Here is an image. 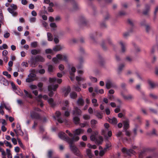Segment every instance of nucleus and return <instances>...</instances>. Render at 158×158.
<instances>
[{"instance_id": "1", "label": "nucleus", "mask_w": 158, "mask_h": 158, "mask_svg": "<svg viewBox=\"0 0 158 158\" xmlns=\"http://www.w3.org/2000/svg\"><path fill=\"white\" fill-rule=\"evenodd\" d=\"M68 143L71 150L75 155L78 156H81V155L79 150L75 145L72 143V141L71 140Z\"/></svg>"}, {"instance_id": "2", "label": "nucleus", "mask_w": 158, "mask_h": 158, "mask_svg": "<svg viewBox=\"0 0 158 158\" xmlns=\"http://www.w3.org/2000/svg\"><path fill=\"white\" fill-rule=\"evenodd\" d=\"M58 60L67 62V57L66 55L58 54L56 56V57H54L52 59V61L55 63H57L58 62Z\"/></svg>"}, {"instance_id": "3", "label": "nucleus", "mask_w": 158, "mask_h": 158, "mask_svg": "<svg viewBox=\"0 0 158 158\" xmlns=\"http://www.w3.org/2000/svg\"><path fill=\"white\" fill-rule=\"evenodd\" d=\"M58 85L57 84L55 85H49L48 86V91H49L48 95L50 97H52L54 94V93L52 91L53 90L54 91H55L56 89L58 87Z\"/></svg>"}, {"instance_id": "4", "label": "nucleus", "mask_w": 158, "mask_h": 158, "mask_svg": "<svg viewBox=\"0 0 158 158\" xmlns=\"http://www.w3.org/2000/svg\"><path fill=\"white\" fill-rule=\"evenodd\" d=\"M58 137L61 139L65 140L68 143L70 141L71 139L66 134L63 132H60L58 134Z\"/></svg>"}, {"instance_id": "5", "label": "nucleus", "mask_w": 158, "mask_h": 158, "mask_svg": "<svg viewBox=\"0 0 158 158\" xmlns=\"http://www.w3.org/2000/svg\"><path fill=\"white\" fill-rule=\"evenodd\" d=\"M37 61L35 57L32 56L31 57L28 63L32 67H35L37 65Z\"/></svg>"}, {"instance_id": "6", "label": "nucleus", "mask_w": 158, "mask_h": 158, "mask_svg": "<svg viewBox=\"0 0 158 158\" xmlns=\"http://www.w3.org/2000/svg\"><path fill=\"white\" fill-rule=\"evenodd\" d=\"M151 5L150 4H146L145 5V9L143 11V14L144 15H148L150 11Z\"/></svg>"}, {"instance_id": "7", "label": "nucleus", "mask_w": 158, "mask_h": 158, "mask_svg": "<svg viewBox=\"0 0 158 158\" xmlns=\"http://www.w3.org/2000/svg\"><path fill=\"white\" fill-rule=\"evenodd\" d=\"M30 115L32 119H39L40 118V114L35 112L34 111H31L30 112Z\"/></svg>"}, {"instance_id": "8", "label": "nucleus", "mask_w": 158, "mask_h": 158, "mask_svg": "<svg viewBox=\"0 0 158 158\" xmlns=\"http://www.w3.org/2000/svg\"><path fill=\"white\" fill-rule=\"evenodd\" d=\"M49 81L50 83L54 84L56 81L59 84H60L62 81L61 79L57 78L56 77L49 78Z\"/></svg>"}, {"instance_id": "9", "label": "nucleus", "mask_w": 158, "mask_h": 158, "mask_svg": "<svg viewBox=\"0 0 158 158\" xmlns=\"http://www.w3.org/2000/svg\"><path fill=\"white\" fill-rule=\"evenodd\" d=\"M122 152H126L128 155H130L131 154H133L135 152L132 149L127 150L125 148H123L122 150Z\"/></svg>"}, {"instance_id": "10", "label": "nucleus", "mask_w": 158, "mask_h": 158, "mask_svg": "<svg viewBox=\"0 0 158 158\" xmlns=\"http://www.w3.org/2000/svg\"><path fill=\"white\" fill-rule=\"evenodd\" d=\"M106 87L107 89H109L112 87H116V86L111 81H108L106 83Z\"/></svg>"}, {"instance_id": "11", "label": "nucleus", "mask_w": 158, "mask_h": 158, "mask_svg": "<svg viewBox=\"0 0 158 158\" xmlns=\"http://www.w3.org/2000/svg\"><path fill=\"white\" fill-rule=\"evenodd\" d=\"M55 114L58 122L60 123H62L63 122V121L60 117L61 115V112L59 111H57L56 112Z\"/></svg>"}, {"instance_id": "12", "label": "nucleus", "mask_w": 158, "mask_h": 158, "mask_svg": "<svg viewBox=\"0 0 158 158\" xmlns=\"http://www.w3.org/2000/svg\"><path fill=\"white\" fill-rule=\"evenodd\" d=\"M147 82L148 85L150 86V88L152 89H153L156 86V85H157V82L154 83L153 81L150 79H148L147 80Z\"/></svg>"}, {"instance_id": "13", "label": "nucleus", "mask_w": 158, "mask_h": 158, "mask_svg": "<svg viewBox=\"0 0 158 158\" xmlns=\"http://www.w3.org/2000/svg\"><path fill=\"white\" fill-rule=\"evenodd\" d=\"M81 113V111L80 109L77 107H74V110L73 111V114L74 115H80Z\"/></svg>"}, {"instance_id": "14", "label": "nucleus", "mask_w": 158, "mask_h": 158, "mask_svg": "<svg viewBox=\"0 0 158 158\" xmlns=\"http://www.w3.org/2000/svg\"><path fill=\"white\" fill-rule=\"evenodd\" d=\"M121 95L123 98L126 100H131L133 99L134 98V97L133 96L130 94H128L127 95H125L124 94H123V93L121 94Z\"/></svg>"}, {"instance_id": "15", "label": "nucleus", "mask_w": 158, "mask_h": 158, "mask_svg": "<svg viewBox=\"0 0 158 158\" xmlns=\"http://www.w3.org/2000/svg\"><path fill=\"white\" fill-rule=\"evenodd\" d=\"M84 132V130L83 129L79 128L76 129L73 131L74 135H78L80 134H82Z\"/></svg>"}, {"instance_id": "16", "label": "nucleus", "mask_w": 158, "mask_h": 158, "mask_svg": "<svg viewBox=\"0 0 158 158\" xmlns=\"http://www.w3.org/2000/svg\"><path fill=\"white\" fill-rule=\"evenodd\" d=\"M119 44L121 46V51L123 52H124L126 51V44L125 43L123 42L122 41L119 42Z\"/></svg>"}, {"instance_id": "17", "label": "nucleus", "mask_w": 158, "mask_h": 158, "mask_svg": "<svg viewBox=\"0 0 158 158\" xmlns=\"http://www.w3.org/2000/svg\"><path fill=\"white\" fill-rule=\"evenodd\" d=\"M0 82L6 86L8 85V82L7 80L2 76L0 77Z\"/></svg>"}, {"instance_id": "18", "label": "nucleus", "mask_w": 158, "mask_h": 158, "mask_svg": "<svg viewBox=\"0 0 158 158\" xmlns=\"http://www.w3.org/2000/svg\"><path fill=\"white\" fill-rule=\"evenodd\" d=\"M7 10L12 15L14 16H16L18 15V13L17 12H15V10L11 9L10 7H9L7 9Z\"/></svg>"}, {"instance_id": "19", "label": "nucleus", "mask_w": 158, "mask_h": 158, "mask_svg": "<svg viewBox=\"0 0 158 158\" xmlns=\"http://www.w3.org/2000/svg\"><path fill=\"white\" fill-rule=\"evenodd\" d=\"M125 65L123 64H121L119 65L118 68L117 70V72L118 74H120L123 69V68L124 67Z\"/></svg>"}, {"instance_id": "20", "label": "nucleus", "mask_w": 158, "mask_h": 158, "mask_svg": "<svg viewBox=\"0 0 158 158\" xmlns=\"http://www.w3.org/2000/svg\"><path fill=\"white\" fill-rule=\"evenodd\" d=\"M24 92L25 94V95L23 97V98L24 99H26L27 97L29 98H32V96L31 94L29 93L25 89L24 90Z\"/></svg>"}, {"instance_id": "21", "label": "nucleus", "mask_w": 158, "mask_h": 158, "mask_svg": "<svg viewBox=\"0 0 158 158\" xmlns=\"http://www.w3.org/2000/svg\"><path fill=\"white\" fill-rule=\"evenodd\" d=\"M103 141V138L101 136H99L98 138H96L95 140L96 143L98 145L101 144Z\"/></svg>"}, {"instance_id": "22", "label": "nucleus", "mask_w": 158, "mask_h": 158, "mask_svg": "<svg viewBox=\"0 0 158 158\" xmlns=\"http://www.w3.org/2000/svg\"><path fill=\"white\" fill-rule=\"evenodd\" d=\"M108 121L109 123L113 124H116L117 123V120L115 118H109Z\"/></svg>"}, {"instance_id": "23", "label": "nucleus", "mask_w": 158, "mask_h": 158, "mask_svg": "<svg viewBox=\"0 0 158 158\" xmlns=\"http://www.w3.org/2000/svg\"><path fill=\"white\" fill-rule=\"evenodd\" d=\"M98 134L97 132H94L92 134L90 137V139L91 141H95L96 138V136Z\"/></svg>"}, {"instance_id": "24", "label": "nucleus", "mask_w": 158, "mask_h": 158, "mask_svg": "<svg viewBox=\"0 0 158 158\" xmlns=\"http://www.w3.org/2000/svg\"><path fill=\"white\" fill-rule=\"evenodd\" d=\"M73 121L76 125L80 123V119L77 116H74L73 118Z\"/></svg>"}, {"instance_id": "25", "label": "nucleus", "mask_w": 158, "mask_h": 158, "mask_svg": "<svg viewBox=\"0 0 158 158\" xmlns=\"http://www.w3.org/2000/svg\"><path fill=\"white\" fill-rule=\"evenodd\" d=\"M70 91L71 88L70 86H68L66 88H65L64 90V96L66 97L70 92Z\"/></svg>"}, {"instance_id": "26", "label": "nucleus", "mask_w": 158, "mask_h": 158, "mask_svg": "<svg viewBox=\"0 0 158 158\" xmlns=\"http://www.w3.org/2000/svg\"><path fill=\"white\" fill-rule=\"evenodd\" d=\"M41 50L40 49H32L31 51V53L33 55H36L40 53Z\"/></svg>"}, {"instance_id": "27", "label": "nucleus", "mask_w": 158, "mask_h": 158, "mask_svg": "<svg viewBox=\"0 0 158 158\" xmlns=\"http://www.w3.org/2000/svg\"><path fill=\"white\" fill-rule=\"evenodd\" d=\"M16 128L17 130L19 131V135H23V133L21 130V126L19 123L17 124L16 125Z\"/></svg>"}, {"instance_id": "28", "label": "nucleus", "mask_w": 158, "mask_h": 158, "mask_svg": "<svg viewBox=\"0 0 158 158\" xmlns=\"http://www.w3.org/2000/svg\"><path fill=\"white\" fill-rule=\"evenodd\" d=\"M62 49V47L60 45H56L53 48V50L56 52Z\"/></svg>"}, {"instance_id": "29", "label": "nucleus", "mask_w": 158, "mask_h": 158, "mask_svg": "<svg viewBox=\"0 0 158 158\" xmlns=\"http://www.w3.org/2000/svg\"><path fill=\"white\" fill-rule=\"evenodd\" d=\"M124 130L127 129L129 127V122L127 120H126L123 122Z\"/></svg>"}, {"instance_id": "30", "label": "nucleus", "mask_w": 158, "mask_h": 158, "mask_svg": "<svg viewBox=\"0 0 158 158\" xmlns=\"http://www.w3.org/2000/svg\"><path fill=\"white\" fill-rule=\"evenodd\" d=\"M35 58L37 60V62L40 61L44 62V61L45 60L44 58L40 56H35Z\"/></svg>"}, {"instance_id": "31", "label": "nucleus", "mask_w": 158, "mask_h": 158, "mask_svg": "<svg viewBox=\"0 0 158 158\" xmlns=\"http://www.w3.org/2000/svg\"><path fill=\"white\" fill-rule=\"evenodd\" d=\"M145 29L146 32L148 33H149L152 30V28L151 26L148 24L145 25Z\"/></svg>"}, {"instance_id": "32", "label": "nucleus", "mask_w": 158, "mask_h": 158, "mask_svg": "<svg viewBox=\"0 0 158 158\" xmlns=\"http://www.w3.org/2000/svg\"><path fill=\"white\" fill-rule=\"evenodd\" d=\"M70 95V98L73 99L76 98L77 96V94L74 92H73L71 93Z\"/></svg>"}, {"instance_id": "33", "label": "nucleus", "mask_w": 158, "mask_h": 158, "mask_svg": "<svg viewBox=\"0 0 158 158\" xmlns=\"http://www.w3.org/2000/svg\"><path fill=\"white\" fill-rule=\"evenodd\" d=\"M111 146V143L107 141L106 142V147L104 148V150H107V149L110 147Z\"/></svg>"}, {"instance_id": "34", "label": "nucleus", "mask_w": 158, "mask_h": 158, "mask_svg": "<svg viewBox=\"0 0 158 158\" xmlns=\"http://www.w3.org/2000/svg\"><path fill=\"white\" fill-rule=\"evenodd\" d=\"M49 104L52 107H54L55 105V103H54L53 100L52 98H50L48 99V100Z\"/></svg>"}, {"instance_id": "35", "label": "nucleus", "mask_w": 158, "mask_h": 158, "mask_svg": "<svg viewBox=\"0 0 158 158\" xmlns=\"http://www.w3.org/2000/svg\"><path fill=\"white\" fill-rule=\"evenodd\" d=\"M74 136L72 138H70V139L72 141V143L73 144L74 141H78L79 139V137L78 136H76L74 135Z\"/></svg>"}, {"instance_id": "36", "label": "nucleus", "mask_w": 158, "mask_h": 158, "mask_svg": "<svg viewBox=\"0 0 158 158\" xmlns=\"http://www.w3.org/2000/svg\"><path fill=\"white\" fill-rule=\"evenodd\" d=\"M77 104L80 106H83L84 104V101L81 98H79L77 100Z\"/></svg>"}, {"instance_id": "37", "label": "nucleus", "mask_w": 158, "mask_h": 158, "mask_svg": "<svg viewBox=\"0 0 158 158\" xmlns=\"http://www.w3.org/2000/svg\"><path fill=\"white\" fill-rule=\"evenodd\" d=\"M149 97L153 99H158V96L152 93H151L149 95Z\"/></svg>"}, {"instance_id": "38", "label": "nucleus", "mask_w": 158, "mask_h": 158, "mask_svg": "<svg viewBox=\"0 0 158 158\" xmlns=\"http://www.w3.org/2000/svg\"><path fill=\"white\" fill-rule=\"evenodd\" d=\"M73 5L74 10H76L78 9V6L75 1H73Z\"/></svg>"}, {"instance_id": "39", "label": "nucleus", "mask_w": 158, "mask_h": 158, "mask_svg": "<svg viewBox=\"0 0 158 158\" xmlns=\"http://www.w3.org/2000/svg\"><path fill=\"white\" fill-rule=\"evenodd\" d=\"M48 39L49 41H51L52 40V36L51 33L49 32H48L47 34Z\"/></svg>"}, {"instance_id": "40", "label": "nucleus", "mask_w": 158, "mask_h": 158, "mask_svg": "<svg viewBox=\"0 0 158 158\" xmlns=\"http://www.w3.org/2000/svg\"><path fill=\"white\" fill-rule=\"evenodd\" d=\"M90 123L91 125V127L93 128L95 127V125L97 123V122L96 120L93 119L91 120Z\"/></svg>"}, {"instance_id": "41", "label": "nucleus", "mask_w": 158, "mask_h": 158, "mask_svg": "<svg viewBox=\"0 0 158 158\" xmlns=\"http://www.w3.org/2000/svg\"><path fill=\"white\" fill-rule=\"evenodd\" d=\"M138 128V126L136 125L133 130V132L134 136L135 137L137 135V130Z\"/></svg>"}, {"instance_id": "42", "label": "nucleus", "mask_w": 158, "mask_h": 158, "mask_svg": "<svg viewBox=\"0 0 158 158\" xmlns=\"http://www.w3.org/2000/svg\"><path fill=\"white\" fill-rule=\"evenodd\" d=\"M71 71L70 72V74L72 76H73L74 73L76 72V69L74 67H72L71 69Z\"/></svg>"}, {"instance_id": "43", "label": "nucleus", "mask_w": 158, "mask_h": 158, "mask_svg": "<svg viewBox=\"0 0 158 158\" xmlns=\"http://www.w3.org/2000/svg\"><path fill=\"white\" fill-rule=\"evenodd\" d=\"M54 69V67L52 65H49L48 66V71L49 72H52Z\"/></svg>"}, {"instance_id": "44", "label": "nucleus", "mask_w": 158, "mask_h": 158, "mask_svg": "<svg viewBox=\"0 0 158 158\" xmlns=\"http://www.w3.org/2000/svg\"><path fill=\"white\" fill-rule=\"evenodd\" d=\"M8 46L6 44H3L2 46H0V50H3L4 49H7Z\"/></svg>"}, {"instance_id": "45", "label": "nucleus", "mask_w": 158, "mask_h": 158, "mask_svg": "<svg viewBox=\"0 0 158 158\" xmlns=\"http://www.w3.org/2000/svg\"><path fill=\"white\" fill-rule=\"evenodd\" d=\"M92 102L94 104V106H98V104L97 103V101L96 99L94 98L92 99Z\"/></svg>"}, {"instance_id": "46", "label": "nucleus", "mask_w": 158, "mask_h": 158, "mask_svg": "<svg viewBox=\"0 0 158 158\" xmlns=\"http://www.w3.org/2000/svg\"><path fill=\"white\" fill-rule=\"evenodd\" d=\"M149 110L151 113L156 114H157V111L155 109L150 108L149 109Z\"/></svg>"}, {"instance_id": "47", "label": "nucleus", "mask_w": 158, "mask_h": 158, "mask_svg": "<svg viewBox=\"0 0 158 158\" xmlns=\"http://www.w3.org/2000/svg\"><path fill=\"white\" fill-rule=\"evenodd\" d=\"M4 143L6 144V147H9L10 148L12 147V145L9 142L6 140H5L4 141Z\"/></svg>"}, {"instance_id": "48", "label": "nucleus", "mask_w": 158, "mask_h": 158, "mask_svg": "<svg viewBox=\"0 0 158 158\" xmlns=\"http://www.w3.org/2000/svg\"><path fill=\"white\" fill-rule=\"evenodd\" d=\"M31 46L32 48H36L37 46V42L36 41L31 42Z\"/></svg>"}, {"instance_id": "49", "label": "nucleus", "mask_w": 158, "mask_h": 158, "mask_svg": "<svg viewBox=\"0 0 158 158\" xmlns=\"http://www.w3.org/2000/svg\"><path fill=\"white\" fill-rule=\"evenodd\" d=\"M53 152L52 150L48 151V156L49 158H52Z\"/></svg>"}, {"instance_id": "50", "label": "nucleus", "mask_w": 158, "mask_h": 158, "mask_svg": "<svg viewBox=\"0 0 158 158\" xmlns=\"http://www.w3.org/2000/svg\"><path fill=\"white\" fill-rule=\"evenodd\" d=\"M3 74L6 76L8 78H10L11 77V76L10 74H9L8 72L6 71H4L3 72Z\"/></svg>"}, {"instance_id": "51", "label": "nucleus", "mask_w": 158, "mask_h": 158, "mask_svg": "<svg viewBox=\"0 0 158 158\" xmlns=\"http://www.w3.org/2000/svg\"><path fill=\"white\" fill-rule=\"evenodd\" d=\"M107 150H104V148L103 150L100 151L99 152V155L101 156H102L105 154Z\"/></svg>"}, {"instance_id": "52", "label": "nucleus", "mask_w": 158, "mask_h": 158, "mask_svg": "<svg viewBox=\"0 0 158 158\" xmlns=\"http://www.w3.org/2000/svg\"><path fill=\"white\" fill-rule=\"evenodd\" d=\"M107 42L109 45H112V46H114V45L112 42V40L110 38L107 39Z\"/></svg>"}, {"instance_id": "53", "label": "nucleus", "mask_w": 158, "mask_h": 158, "mask_svg": "<svg viewBox=\"0 0 158 158\" xmlns=\"http://www.w3.org/2000/svg\"><path fill=\"white\" fill-rule=\"evenodd\" d=\"M86 153L87 155L89 157L92 156V154L91 153V150L90 149H87L86 150Z\"/></svg>"}, {"instance_id": "54", "label": "nucleus", "mask_w": 158, "mask_h": 158, "mask_svg": "<svg viewBox=\"0 0 158 158\" xmlns=\"http://www.w3.org/2000/svg\"><path fill=\"white\" fill-rule=\"evenodd\" d=\"M11 84L13 90L14 91H16L17 89V88L15 84L12 82H11Z\"/></svg>"}, {"instance_id": "55", "label": "nucleus", "mask_w": 158, "mask_h": 158, "mask_svg": "<svg viewBox=\"0 0 158 158\" xmlns=\"http://www.w3.org/2000/svg\"><path fill=\"white\" fill-rule=\"evenodd\" d=\"M81 23L82 24H85L86 23L85 18L84 17H82L80 19Z\"/></svg>"}, {"instance_id": "56", "label": "nucleus", "mask_w": 158, "mask_h": 158, "mask_svg": "<svg viewBox=\"0 0 158 158\" xmlns=\"http://www.w3.org/2000/svg\"><path fill=\"white\" fill-rule=\"evenodd\" d=\"M116 136L117 137H122L123 136L122 133L121 131L118 132L116 134Z\"/></svg>"}, {"instance_id": "57", "label": "nucleus", "mask_w": 158, "mask_h": 158, "mask_svg": "<svg viewBox=\"0 0 158 158\" xmlns=\"http://www.w3.org/2000/svg\"><path fill=\"white\" fill-rule=\"evenodd\" d=\"M8 51L6 50H4L2 52V56L3 57L7 56V55L8 54Z\"/></svg>"}, {"instance_id": "58", "label": "nucleus", "mask_w": 158, "mask_h": 158, "mask_svg": "<svg viewBox=\"0 0 158 158\" xmlns=\"http://www.w3.org/2000/svg\"><path fill=\"white\" fill-rule=\"evenodd\" d=\"M89 78L91 81L94 82H96L97 81V79L96 78L93 77L92 76H90L89 77Z\"/></svg>"}, {"instance_id": "59", "label": "nucleus", "mask_w": 158, "mask_h": 158, "mask_svg": "<svg viewBox=\"0 0 158 158\" xmlns=\"http://www.w3.org/2000/svg\"><path fill=\"white\" fill-rule=\"evenodd\" d=\"M124 131L125 132V135L128 136H130L131 135V133L130 131L128 130L127 129H126L124 130Z\"/></svg>"}, {"instance_id": "60", "label": "nucleus", "mask_w": 158, "mask_h": 158, "mask_svg": "<svg viewBox=\"0 0 158 158\" xmlns=\"http://www.w3.org/2000/svg\"><path fill=\"white\" fill-rule=\"evenodd\" d=\"M158 11V6L156 7L155 9L154 12V20L156 19V14Z\"/></svg>"}, {"instance_id": "61", "label": "nucleus", "mask_w": 158, "mask_h": 158, "mask_svg": "<svg viewBox=\"0 0 158 158\" xmlns=\"http://www.w3.org/2000/svg\"><path fill=\"white\" fill-rule=\"evenodd\" d=\"M10 7L11 9L16 10L17 9V6L16 5L12 4L10 5Z\"/></svg>"}, {"instance_id": "62", "label": "nucleus", "mask_w": 158, "mask_h": 158, "mask_svg": "<svg viewBox=\"0 0 158 158\" xmlns=\"http://www.w3.org/2000/svg\"><path fill=\"white\" fill-rule=\"evenodd\" d=\"M36 20V18L35 17H31L30 18L29 21L31 22H35Z\"/></svg>"}, {"instance_id": "63", "label": "nucleus", "mask_w": 158, "mask_h": 158, "mask_svg": "<svg viewBox=\"0 0 158 158\" xmlns=\"http://www.w3.org/2000/svg\"><path fill=\"white\" fill-rule=\"evenodd\" d=\"M120 106H117V108L114 110V112L116 113H118L120 111Z\"/></svg>"}, {"instance_id": "64", "label": "nucleus", "mask_w": 158, "mask_h": 158, "mask_svg": "<svg viewBox=\"0 0 158 158\" xmlns=\"http://www.w3.org/2000/svg\"><path fill=\"white\" fill-rule=\"evenodd\" d=\"M69 102L68 101L65 100L64 102V105L65 106L68 107L69 106Z\"/></svg>"}]
</instances>
